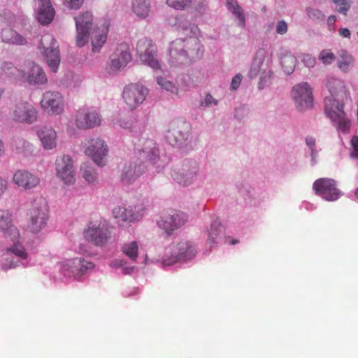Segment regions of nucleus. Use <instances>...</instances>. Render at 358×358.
Instances as JSON below:
<instances>
[{
	"instance_id": "39",
	"label": "nucleus",
	"mask_w": 358,
	"mask_h": 358,
	"mask_svg": "<svg viewBox=\"0 0 358 358\" xmlns=\"http://www.w3.org/2000/svg\"><path fill=\"white\" fill-rule=\"evenodd\" d=\"M17 239L18 238L15 240L10 239L13 242V245L7 248V255H9L10 254H14L15 255V257H19L21 259H27L26 251L23 248L22 245L17 242Z\"/></svg>"
},
{
	"instance_id": "36",
	"label": "nucleus",
	"mask_w": 358,
	"mask_h": 358,
	"mask_svg": "<svg viewBox=\"0 0 358 358\" xmlns=\"http://www.w3.org/2000/svg\"><path fill=\"white\" fill-rule=\"evenodd\" d=\"M81 177L85 179V182L90 184H94L96 181V173L94 168L88 164L84 163L80 167Z\"/></svg>"
},
{
	"instance_id": "60",
	"label": "nucleus",
	"mask_w": 358,
	"mask_h": 358,
	"mask_svg": "<svg viewBox=\"0 0 358 358\" xmlns=\"http://www.w3.org/2000/svg\"><path fill=\"white\" fill-rule=\"evenodd\" d=\"M238 243V241H237L236 239H234V240L231 241V243H230V244L236 245Z\"/></svg>"
},
{
	"instance_id": "23",
	"label": "nucleus",
	"mask_w": 358,
	"mask_h": 358,
	"mask_svg": "<svg viewBox=\"0 0 358 358\" xmlns=\"http://www.w3.org/2000/svg\"><path fill=\"white\" fill-rule=\"evenodd\" d=\"M184 38L177 40L171 43V49H169V56L171 58V64L173 66H179L188 63L186 51L182 47V41Z\"/></svg>"
},
{
	"instance_id": "9",
	"label": "nucleus",
	"mask_w": 358,
	"mask_h": 358,
	"mask_svg": "<svg viewBox=\"0 0 358 358\" xmlns=\"http://www.w3.org/2000/svg\"><path fill=\"white\" fill-rule=\"evenodd\" d=\"M41 108L50 115H60L64 112V96L59 92L48 90L43 93Z\"/></svg>"
},
{
	"instance_id": "63",
	"label": "nucleus",
	"mask_w": 358,
	"mask_h": 358,
	"mask_svg": "<svg viewBox=\"0 0 358 358\" xmlns=\"http://www.w3.org/2000/svg\"><path fill=\"white\" fill-rule=\"evenodd\" d=\"M357 115H358V110H357Z\"/></svg>"
},
{
	"instance_id": "3",
	"label": "nucleus",
	"mask_w": 358,
	"mask_h": 358,
	"mask_svg": "<svg viewBox=\"0 0 358 358\" xmlns=\"http://www.w3.org/2000/svg\"><path fill=\"white\" fill-rule=\"evenodd\" d=\"M48 220L47 201L42 197L34 199L27 211L26 231L32 234H38L45 228Z\"/></svg>"
},
{
	"instance_id": "46",
	"label": "nucleus",
	"mask_w": 358,
	"mask_h": 358,
	"mask_svg": "<svg viewBox=\"0 0 358 358\" xmlns=\"http://www.w3.org/2000/svg\"><path fill=\"white\" fill-rule=\"evenodd\" d=\"M18 266V262H15L13 259L10 257H6L4 259V261L1 263V268L4 271H7L8 269H13Z\"/></svg>"
},
{
	"instance_id": "21",
	"label": "nucleus",
	"mask_w": 358,
	"mask_h": 358,
	"mask_svg": "<svg viewBox=\"0 0 358 358\" xmlns=\"http://www.w3.org/2000/svg\"><path fill=\"white\" fill-rule=\"evenodd\" d=\"M63 268L70 271L73 276L80 278L87 271L93 269L94 264L85 259L76 258L68 260Z\"/></svg>"
},
{
	"instance_id": "2",
	"label": "nucleus",
	"mask_w": 358,
	"mask_h": 358,
	"mask_svg": "<svg viewBox=\"0 0 358 358\" xmlns=\"http://www.w3.org/2000/svg\"><path fill=\"white\" fill-rule=\"evenodd\" d=\"M145 143V148H138L137 155H139V157H134L123 166L122 173H121V182L123 185L132 184L146 171V165L145 164L146 160L154 161L157 157V152L153 149L152 141L146 140Z\"/></svg>"
},
{
	"instance_id": "12",
	"label": "nucleus",
	"mask_w": 358,
	"mask_h": 358,
	"mask_svg": "<svg viewBox=\"0 0 358 358\" xmlns=\"http://www.w3.org/2000/svg\"><path fill=\"white\" fill-rule=\"evenodd\" d=\"M186 214L177 210H169L163 213L158 226L167 234H171L173 231L179 229L186 222Z\"/></svg>"
},
{
	"instance_id": "31",
	"label": "nucleus",
	"mask_w": 358,
	"mask_h": 358,
	"mask_svg": "<svg viewBox=\"0 0 358 358\" xmlns=\"http://www.w3.org/2000/svg\"><path fill=\"white\" fill-rule=\"evenodd\" d=\"M131 8L137 17L145 19L150 13V2L149 0H131Z\"/></svg>"
},
{
	"instance_id": "42",
	"label": "nucleus",
	"mask_w": 358,
	"mask_h": 358,
	"mask_svg": "<svg viewBox=\"0 0 358 358\" xmlns=\"http://www.w3.org/2000/svg\"><path fill=\"white\" fill-rule=\"evenodd\" d=\"M157 84H158V85L160 86L162 89L167 92H169L172 94L178 93V87L176 86V85L173 82H171L164 78L161 76L157 77Z\"/></svg>"
},
{
	"instance_id": "33",
	"label": "nucleus",
	"mask_w": 358,
	"mask_h": 358,
	"mask_svg": "<svg viewBox=\"0 0 358 358\" xmlns=\"http://www.w3.org/2000/svg\"><path fill=\"white\" fill-rule=\"evenodd\" d=\"M2 71H4L7 77L13 80H20L24 78V72L17 68L10 62H4L2 64Z\"/></svg>"
},
{
	"instance_id": "24",
	"label": "nucleus",
	"mask_w": 358,
	"mask_h": 358,
	"mask_svg": "<svg viewBox=\"0 0 358 358\" xmlns=\"http://www.w3.org/2000/svg\"><path fill=\"white\" fill-rule=\"evenodd\" d=\"M109 22L104 21L101 27H98L93 31L92 36V50L99 52L102 45L106 42L107 32H108Z\"/></svg>"
},
{
	"instance_id": "51",
	"label": "nucleus",
	"mask_w": 358,
	"mask_h": 358,
	"mask_svg": "<svg viewBox=\"0 0 358 358\" xmlns=\"http://www.w3.org/2000/svg\"><path fill=\"white\" fill-rule=\"evenodd\" d=\"M306 144H307L308 147H309L310 150H311V157L312 159H314L315 155H316V149L315 148V139L311 136H308L306 138Z\"/></svg>"
},
{
	"instance_id": "29",
	"label": "nucleus",
	"mask_w": 358,
	"mask_h": 358,
	"mask_svg": "<svg viewBox=\"0 0 358 358\" xmlns=\"http://www.w3.org/2000/svg\"><path fill=\"white\" fill-rule=\"evenodd\" d=\"M196 171L197 168L194 163L192 165L185 164L182 167L181 171L176 176V180H177L178 183L183 186L188 185L195 178Z\"/></svg>"
},
{
	"instance_id": "8",
	"label": "nucleus",
	"mask_w": 358,
	"mask_h": 358,
	"mask_svg": "<svg viewBox=\"0 0 358 358\" xmlns=\"http://www.w3.org/2000/svg\"><path fill=\"white\" fill-rule=\"evenodd\" d=\"M136 51L140 61L146 66L155 70H159L161 68L159 61L155 58V45L150 39L144 37L138 41Z\"/></svg>"
},
{
	"instance_id": "44",
	"label": "nucleus",
	"mask_w": 358,
	"mask_h": 358,
	"mask_svg": "<svg viewBox=\"0 0 358 358\" xmlns=\"http://www.w3.org/2000/svg\"><path fill=\"white\" fill-rule=\"evenodd\" d=\"M307 15L310 19L314 21H322L324 19V15L322 12L312 8H307Z\"/></svg>"
},
{
	"instance_id": "26",
	"label": "nucleus",
	"mask_w": 358,
	"mask_h": 358,
	"mask_svg": "<svg viewBox=\"0 0 358 358\" xmlns=\"http://www.w3.org/2000/svg\"><path fill=\"white\" fill-rule=\"evenodd\" d=\"M38 136L45 150H52L56 147V131L52 127H44L38 131Z\"/></svg>"
},
{
	"instance_id": "55",
	"label": "nucleus",
	"mask_w": 358,
	"mask_h": 358,
	"mask_svg": "<svg viewBox=\"0 0 358 358\" xmlns=\"http://www.w3.org/2000/svg\"><path fill=\"white\" fill-rule=\"evenodd\" d=\"M8 188V182L5 178L0 177V197L5 194Z\"/></svg>"
},
{
	"instance_id": "25",
	"label": "nucleus",
	"mask_w": 358,
	"mask_h": 358,
	"mask_svg": "<svg viewBox=\"0 0 358 358\" xmlns=\"http://www.w3.org/2000/svg\"><path fill=\"white\" fill-rule=\"evenodd\" d=\"M27 83L30 85H43L48 83V78L43 69L38 64H31L29 72L25 75Z\"/></svg>"
},
{
	"instance_id": "37",
	"label": "nucleus",
	"mask_w": 358,
	"mask_h": 358,
	"mask_svg": "<svg viewBox=\"0 0 358 358\" xmlns=\"http://www.w3.org/2000/svg\"><path fill=\"white\" fill-rule=\"evenodd\" d=\"M121 251L129 259L135 261L138 257V243L136 241L126 243L121 247Z\"/></svg>"
},
{
	"instance_id": "15",
	"label": "nucleus",
	"mask_w": 358,
	"mask_h": 358,
	"mask_svg": "<svg viewBox=\"0 0 358 358\" xmlns=\"http://www.w3.org/2000/svg\"><path fill=\"white\" fill-rule=\"evenodd\" d=\"M85 153L93 160L96 165L103 166L106 164L107 145L102 139L99 138L90 139L88 144L85 145Z\"/></svg>"
},
{
	"instance_id": "57",
	"label": "nucleus",
	"mask_w": 358,
	"mask_h": 358,
	"mask_svg": "<svg viewBox=\"0 0 358 358\" xmlns=\"http://www.w3.org/2000/svg\"><path fill=\"white\" fill-rule=\"evenodd\" d=\"M327 22H328L329 28H332L336 22V16L334 15H330L328 17V20H327Z\"/></svg>"
},
{
	"instance_id": "59",
	"label": "nucleus",
	"mask_w": 358,
	"mask_h": 358,
	"mask_svg": "<svg viewBox=\"0 0 358 358\" xmlns=\"http://www.w3.org/2000/svg\"><path fill=\"white\" fill-rule=\"evenodd\" d=\"M4 94H5V89L0 88V101L3 98Z\"/></svg>"
},
{
	"instance_id": "14",
	"label": "nucleus",
	"mask_w": 358,
	"mask_h": 358,
	"mask_svg": "<svg viewBox=\"0 0 358 358\" xmlns=\"http://www.w3.org/2000/svg\"><path fill=\"white\" fill-rule=\"evenodd\" d=\"M291 96L299 111L308 110L313 106L312 88L306 82L293 87Z\"/></svg>"
},
{
	"instance_id": "5",
	"label": "nucleus",
	"mask_w": 358,
	"mask_h": 358,
	"mask_svg": "<svg viewBox=\"0 0 358 358\" xmlns=\"http://www.w3.org/2000/svg\"><path fill=\"white\" fill-rule=\"evenodd\" d=\"M84 237L94 247H105L110 243V228L104 221L90 222L84 231Z\"/></svg>"
},
{
	"instance_id": "58",
	"label": "nucleus",
	"mask_w": 358,
	"mask_h": 358,
	"mask_svg": "<svg viewBox=\"0 0 358 358\" xmlns=\"http://www.w3.org/2000/svg\"><path fill=\"white\" fill-rule=\"evenodd\" d=\"M3 153V144L1 141H0V156L2 155Z\"/></svg>"
},
{
	"instance_id": "18",
	"label": "nucleus",
	"mask_w": 358,
	"mask_h": 358,
	"mask_svg": "<svg viewBox=\"0 0 358 358\" xmlns=\"http://www.w3.org/2000/svg\"><path fill=\"white\" fill-rule=\"evenodd\" d=\"M92 15L90 12H85L76 17V45L83 47L89 41L90 29L92 27Z\"/></svg>"
},
{
	"instance_id": "17",
	"label": "nucleus",
	"mask_w": 358,
	"mask_h": 358,
	"mask_svg": "<svg viewBox=\"0 0 358 358\" xmlns=\"http://www.w3.org/2000/svg\"><path fill=\"white\" fill-rule=\"evenodd\" d=\"M56 176L63 181L66 185H72L75 182V170L72 158L69 155H63L56 159Z\"/></svg>"
},
{
	"instance_id": "1",
	"label": "nucleus",
	"mask_w": 358,
	"mask_h": 358,
	"mask_svg": "<svg viewBox=\"0 0 358 358\" xmlns=\"http://www.w3.org/2000/svg\"><path fill=\"white\" fill-rule=\"evenodd\" d=\"M327 88L331 96L324 98V112L336 127L337 131L348 134L350 129V119L343 111V104L334 98L339 94H345V86L342 80L336 78H329L327 82Z\"/></svg>"
},
{
	"instance_id": "6",
	"label": "nucleus",
	"mask_w": 358,
	"mask_h": 358,
	"mask_svg": "<svg viewBox=\"0 0 358 358\" xmlns=\"http://www.w3.org/2000/svg\"><path fill=\"white\" fill-rule=\"evenodd\" d=\"M38 49L46 60L49 69L52 72L56 73L60 64V56L58 44L52 34L47 33L42 36L41 41H39Z\"/></svg>"
},
{
	"instance_id": "45",
	"label": "nucleus",
	"mask_w": 358,
	"mask_h": 358,
	"mask_svg": "<svg viewBox=\"0 0 358 358\" xmlns=\"http://www.w3.org/2000/svg\"><path fill=\"white\" fill-rule=\"evenodd\" d=\"M333 3L337 5V11L343 13L345 15L346 12L350 8V1L349 0H333Z\"/></svg>"
},
{
	"instance_id": "61",
	"label": "nucleus",
	"mask_w": 358,
	"mask_h": 358,
	"mask_svg": "<svg viewBox=\"0 0 358 358\" xmlns=\"http://www.w3.org/2000/svg\"><path fill=\"white\" fill-rule=\"evenodd\" d=\"M355 196L358 199V187H357V189H356V191H355Z\"/></svg>"
},
{
	"instance_id": "10",
	"label": "nucleus",
	"mask_w": 358,
	"mask_h": 358,
	"mask_svg": "<svg viewBox=\"0 0 358 358\" xmlns=\"http://www.w3.org/2000/svg\"><path fill=\"white\" fill-rule=\"evenodd\" d=\"M190 125L185 121L173 122L166 131L165 138L171 145L180 147L188 138Z\"/></svg>"
},
{
	"instance_id": "28",
	"label": "nucleus",
	"mask_w": 358,
	"mask_h": 358,
	"mask_svg": "<svg viewBox=\"0 0 358 358\" xmlns=\"http://www.w3.org/2000/svg\"><path fill=\"white\" fill-rule=\"evenodd\" d=\"M175 25L177 27V31L181 32L183 35L184 39L191 38L192 43L197 45V38L194 37L197 31L196 26L190 24L187 20L182 17L177 18V22Z\"/></svg>"
},
{
	"instance_id": "16",
	"label": "nucleus",
	"mask_w": 358,
	"mask_h": 358,
	"mask_svg": "<svg viewBox=\"0 0 358 358\" xmlns=\"http://www.w3.org/2000/svg\"><path fill=\"white\" fill-rule=\"evenodd\" d=\"M148 93L142 85L131 84L123 90L122 98L129 109L134 110L144 101Z\"/></svg>"
},
{
	"instance_id": "56",
	"label": "nucleus",
	"mask_w": 358,
	"mask_h": 358,
	"mask_svg": "<svg viewBox=\"0 0 358 358\" xmlns=\"http://www.w3.org/2000/svg\"><path fill=\"white\" fill-rule=\"evenodd\" d=\"M339 35L343 38H350V32L347 28L339 29Z\"/></svg>"
},
{
	"instance_id": "54",
	"label": "nucleus",
	"mask_w": 358,
	"mask_h": 358,
	"mask_svg": "<svg viewBox=\"0 0 358 358\" xmlns=\"http://www.w3.org/2000/svg\"><path fill=\"white\" fill-rule=\"evenodd\" d=\"M129 209L133 210V213H136L137 211L142 209V214L144 213L145 209H146V205L145 204V202L143 201H139L137 205H136L134 207H129Z\"/></svg>"
},
{
	"instance_id": "35",
	"label": "nucleus",
	"mask_w": 358,
	"mask_h": 358,
	"mask_svg": "<svg viewBox=\"0 0 358 358\" xmlns=\"http://www.w3.org/2000/svg\"><path fill=\"white\" fill-rule=\"evenodd\" d=\"M226 6H227L228 10L231 11L236 18L238 20V25L243 28L245 27V15H243V9L234 0H227L226 1Z\"/></svg>"
},
{
	"instance_id": "40",
	"label": "nucleus",
	"mask_w": 358,
	"mask_h": 358,
	"mask_svg": "<svg viewBox=\"0 0 358 358\" xmlns=\"http://www.w3.org/2000/svg\"><path fill=\"white\" fill-rule=\"evenodd\" d=\"M295 57L289 54L280 59V64H282V69H284L286 74H291L295 68Z\"/></svg>"
},
{
	"instance_id": "52",
	"label": "nucleus",
	"mask_w": 358,
	"mask_h": 358,
	"mask_svg": "<svg viewBox=\"0 0 358 358\" xmlns=\"http://www.w3.org/2000/svg\"><path fill=\"white\" fill-rule=\"evenodd\" d=\"M287 31V24L285 20H280L276 24V34L283 35Z\"/></svg>"
},
{
	"instance_id": "20",
	"label": "nucleus",
	"mask_w": 358,
	"mask_h": 358,
	"mask_svg": "<svg viewBox=\"0 0 358 358\" xmlns=\"http://www.w3.org/2000/svg\"><path fill=\"white\" fill-rule=\"evenodd\" d=\"M13 182L18 188L26 191L37 187L39 178L27 170H18L13 174Z\"/></svg>"
},
{
	"instance_id": "38",
	"label": "nucleus",
	"mask_w": 358,
	"mask_h": 358,
	"mask_svg": "<svg viewBox=\"0 0 358 358\" xmlns=\"http://www.w3.org/2000/svg\"><path fill=\"white\" fill-rule=\"evenodd\" d=\"M220 233H222V227H220V223L216 221L213 222L210 225V229H209L208 238H207V245L210 248L215 244V239L217 238Z\"/></svg>"
},
{
	"instance_id": "4",
	"label": "nucleus",
	"mask_w": 358,
	"mask_h": 358,
	"mask_svg": "<svg viewBox=\"0 0 358 358\" xmlns=\"http://www.w3.org/2000/svg\"><path fill=\"white\" fill-rule=\"evenodd\" d=\"M196 254V248L194 245L187 241H181L166 248L162 264L165 266H169L178 262H187L194 258Z\"/></svg>"
},
{
	"instance_id": "13",
	"label": "nucleus",
	"mask_w": 358,
	"mask_h": 358,
	"mask_svg": "<svg viewBox=\"0 0 358 358\" xmlns=\"http://www.w3.org/2000/svg\"><path fill=\"white\" fill-rule=\"evenodd\" d=\"M131 60L129 47L125 43L119 44L114 54L110 57V61L106 65V71L108 74H116L120 70L125 67Z\"/></svg>"
},
{
	"instance_id": "48",
	"label": "nucleus",
	"mask_w": 358,
	"mask_h": 358,
	"mask_svg": "<svg viewBox=\"0 0 358 358\" xmlns=\"http://www.w3.org/2000/svg\"><path fill=\"white\" fill-rule=\"evenodd\" d=\"M301 61L307 67H314L315 64H316V60L309 54L303 55Z\"/></svg>"
},
{
	"instance_id": "62",
	"label": "nucleus",
	"mask_w": 358,
	"mask_h": 358,
	"mask_svg": "<svg viewBox=\"0 0 358 358\" xmlns=\"http://www.w3.org/2000/svg\"><path fill=\"white\" fill-rule=\"evenodd\" d=\"M250 74H251V76H252V75L255 76L256 73H255V72L253 73V69H251Z\"/></svg>"
},
{
	"instance_id": "27",
	"label": "nucleus",
	"mask_w": 358,
	"mask_h": 358,
	"mask_svg": "<svg viewBox=\"0 0 358 358\" xmlns=\"http://www.w3.org/2000/svg\"><path fill=\"white\" fill-rule=\"evenodd\" d=\"M55 15V12L52 8L50 0H39L38 20L41 24L43 25L50 24L54 18Z\"/></svg>"
},
{
	"instance_id": "7",
	"label": "nucleus",
	"mask_w": 358,
	"mask_h": 358,
	"mask_svg": "<svg viewBox=\"0 0 358 358\" xmlns=\"http://www.w3.org/2000/svg\"><path fill=\"white\" fill-rule=\"evenodd\" d=\"M9 116L14 122L31 124L37 120V110L27 101H18L10 108Z\"/></svg>"
},
{
	"instance_id": "49",
	"label": "nucleus",
	"mask_w": 358,
	"mask_h": 358,
	"mask_svg": "<svg viewBox=\"0 0 358 358\" xmlns=\"http://www.w3.org/2000/svg\"><path fill=\"white\" fill-rule=\"evenodd\" d=\"M351 146L353 150L351 152L352 158H358V136H355L351 139Z\"/></svg>"
},
{
	"instance_id": "41",
	"label": "nucleus",
	"mask_w": 358,
	"mask_h": 358,
	"mask_svg": "<svg viewBox=\"0 0 358 358\" xmlns=\"http://www.w3.org/2000/svg\"><path fill=\"white\" fill-rule=\"evenodd\" d=\"M335 55L329 49L320 51V55H318V60H320V62L324 66L331 65L334 62H335Z\"/></svg>"
},
{
	"instance_id": "11",
	"label": "nucleus",
	"mask_w": 358,
	"mask_h": 358,
	"mask_svg": "<svg viewBox=\"0 0 358 358\" xmlns=\"http://www.w3.org/2000/svg\"><path fill=\"white\" fill-rule=\"evenodd\" d=\"M313 191L315 194L329 202L337 201L340 196L336 181L332 178H322L314 181Z\"/></svg>"
},
{
	"instance_id": "50",
	"label": "nucleus",
	"mask_w": 358,
	"mask_h": 358,
	"mask_svg": "<svg viewBox=\"0 0 358 358\" xmlns=\"http://www.w3.org/2000/svg\"><path fill=\"white\" fill-rule=\"evenodd\" d=\"M64 4L72 9H78L81 7L83 0H64Z\"/></svg>"
},
{
	"instance_id": "34",
	"label": "nucleus",
	"mask_w": 358,
	"mask_h": 358,
	"mask_svg": "<svg viewBox=\"0 0 358 358\" xmlns=\"http://www.w3.org/2000/svg\"><path fill=\"white\" fill-rule=\"evenodd\" d=\"M338 69L343 72L347 73L354 66V58L345 51H341L339 59L337 61Z\"/></svg>"
},
{
	"instance_id": "43",
	"label": "nucleus",
	"mask_w": 358,
	"mask_h": 358,
	"mask_svg": "<svg viewBox=\"0 0 358 358\" xmlns=\"http://www.w3.org/2000/svg\"><path fill=\"white\" fill-rule=\"evenodd\" d=\"M167 5L175 10H184L190 5L191 0H167Z\"/></svg>"
},
{
	"instance_id": "22",
	"label": "nucleus",
	"mask_w": 358,
	"mask_h": 358,
	"mask_svg": "<svg viewBox=\"0 0 358 358\" xmlns=\"http://www.w3.org/2000/svg\"><path fill=\"white\" fill-rule=\"evenodd\" d=\"M0 232L5 238L15 240L19 238L18 229L10 222V214L6 210H0Z\"/></svg>"
},
{
	"instance_id": "47",
	"label": "nucleus",
	"mask_w": 358,
	"mask_h": 358,
	"mask_svg": "<svg viewBox=\"0 0 358 358\" xmlns=\"http://www.w3.org/2000/svg\"><path fill=\"white\" fill-rule=\"evenodd\" d=\"M212 105L216 106L217 105V101L214 99L211 94H207L206 96H205L204 100L201 101V106H205V107H209Z\"/></svg>"
},
{
	"instance_id": "19",
	"label": "nucleus",
	"mask_w": 358,
	"mask_h": 358,
	"mask_svg": "<svg viewBox=\"0 0 358 358\" xmlns=\"http://www.w3.org/2000/svg\"><path fill=\"white\" fill-rule=\"evenodd\" d=\"M76 124L78 129H89L100 124V117L96 111L90 109L77 110Z\"/></svg>"
},
{
	"instance_id": "30",
	"label": "nucleus",
	"mask_w": 358,
	"mask_h": 358,
	"mask_svg": "<svg viewBox=\"0 0 358 358\" xmlns=\"http://www.w3.org/2000/svg\"><path fill=\"white\" fill-rule=\"evenodd\" d=\"M113 215L115 219H119L123 222L136 221L142 217V209L137 213H132L131 209L124 207H116L113 210Z\"/></svg>"
},
{
	"instance_id": "32",
	"label": "nucleus",
	"mask_w": 358,
	"mask_h": 358,
	"mask_svg": "<svg viewBox=\"0 0 358 358\" xmlns=\"http://www.w3.org/2000/svg\"><path fill=\"white\" fill-rule=\"evenodd\" d=\"M2 40L5 43H13L14 45H24L27 43V40L24 37L18 34V33L11 29H3Z\"/></svg>"
},
{
	"instance_id": "53",
	"label": "nucleus",
	"mask_w": 358,
	"mask_h": 358,
	"mask_svg": "<svg viewBox=\"0 0 358 358\" xmlns=\"http://www.w3.org/2000/svg\"><path fill=\"white\" fill-rule=\"evenodd\" d=\"M241 83V74H236V76L232 78L231 80V90H236L237 88H238L239 85Z\"/></svg>"
}]
</instances>
